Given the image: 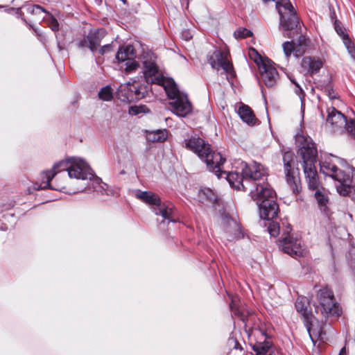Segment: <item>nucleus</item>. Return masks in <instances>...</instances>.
I'll return each instance as SVG.
<instances>
[{
	"label": "nucleus",
	"instance_id": "nucleus-1",
	"mask_svg": "<svg viewBox=\"0 0 355 355\" xmlns=\"http://www.w3.org/2000/svg\"><path fill=\"white\" fill-rule=\"evenodd\" d=\"M157 57L151 51H143L141 60L144 66V76L147 83L157 84L164 87L173 113L184 117L192 111V105L187 96L180 92L172 78H166L159 73L156 64Z\"/></svg>",
	"mask_w": 355,
	"mask_h": 355
},
{
	"label": "nucleus",
	"instance_id": "nucleus-2",
	"mask_svg": "<svg viewBox=\"0 0 355 355\" xmlns=\"http://www.w3.org/2000/svg\"><path fill=\"white\" fill-rule=\"evenodd\" d=\"M296 142L300 148L297 154L300 156L303 162V169L309 189L315 190V198L320 209L326 211L329 203V196L327 191L320 187L318 176L315 166L317 157V149L315 144L310 137H305L303 135H297Z\"/></svg>",
	"mask_w": 355,
	"mask_h": 355
},
{
	"label": "nucleus",
	"instance_id": "nucleus-3",
	"mask_svg": "<svg viewBox=\"0 0 355 355\" xmlns=\"http://www.w3.org/2000/svg\"><path fill=\"white\" fill-rule=\"evenodd\" d=\"M62 171H67L71 178L91 180L93 177L89 166L83 159L78 157H71L55 164L51 170L45 173L46 180L42 181L40 184L35 183L33 189L40 190L49 188L57 191L62 190L64 188V187H54L50 183L57 173Z\"/></svg>",
	"mask_w": 355,
	"mask_h": 355
},
{
	"label": "nucleus",
	"instance_id": "nucleus-4",
	"mask_svg": "<svg viewBox=\"0 0 355 355\" xmlns=\"http://www.w3.org/2000/svg\"><path fill=\"white\" fill-rule=\"evenodd\" d=\"M239 166L235 171L227 173L225 171L218 172L217 175L218 178L221 177L222 174H226V179L228 181L231 187L237 190H245V185L243 180L247 181L250 180L252 181L254 189L256 188V183H261L268 175V168L259 163L254 162L251 164H247L244 162H239ZM223 164L220 166V167Z\"/></svg>",
	"mask_w": 355,
	"mask_h": 355
},
{
	"label": "nucleus",
	"instance_id": "nucleus-5",
	"mask_svg": "<svg viewBox=\"0 0 355 355\" xmlns=\"http://www.w3.org/2000/svg\"><path fill=\"white\" fill-rule=\"evenodd\" d=\"M266 180L256 183V188L251 190L250 196L259 206L260 218L270 220L277 216L279 206L274 199V190Z\"/></svg>",
	"mask_w": 355,
	"mask_h": 355
},
{
	"label": "nucleus",
	"instance_id": "nucleus-6",
	"mask_svg": "<svg viewBox=\"0 0 355 355\" xmlns=\"http://www.w3.org/2000/svg\"><path fill=\"white\" fill-rule=\"evenodd\" d=\"M184 144L187 149L193 151L206 163L210 171L219 175L218 173L220 171V166L225 162V158L220 153L214 151L210 145L200 137L185 139Z\"/></svg>",
	"mask_w": 355,
	"mask_h": 355
},
{
	"label": "nucleus",
	"instance_id": "nucleus-7",
	"mask_svg": "<svg viewBox=\"0 0 355 355\" xmlns=\"http://www.w3.org/2000/svg\"><path fill=\"white\" fill-rule=\"evenodd\" d=\"M184 144L187 149L193 151L206 163L210 171L219 175L218 173L220 171V166L225 162V158L220 153L214 151L210 145L200 137L185 139Z\"/></svg>",
	"mask_w": 355,
	"mask_h": 355
},
{
	"label": "nucleus",
	"instance_id": "nucleus-8",
	"mask_svg": "<svg viewBox=\"0 0 355 355\" xmlns=\"http://www.w3.org/2000/svg\"><path fill=\"white\" fill-rule=\"evenodd\" d=\"M137 198L142 202L153 206V210L156 215H160L165 220L169 222L175 223L177 219L175 218L173 212V207L170 205L162 203L161 199L158 195L150 191H137L135 193Z\"/></svg>",
	"mask_w": 355,
	"mask_h": 355
},
{
	"label": "nucleus",
	"instance_id": "nucleus-9",
	"mask_svg": "<svg viewBox=\"0 0 355 355\" xmlns=\"http://www.w3.org/2000/svg\"><path fill=\"white\" fill-rule=\"evenodd\" d=\"M317 300L319 304L317 309L324 318L339 317L342 313V309L336 302L334 293L328 288H323L318 291Z\"/></svg>",
	"mask_w": 355,
	"mask_h": 355
},
{
	"label": "nucleus",
	"instance_id": "nucleus-10",
	"mask_svg": "<svg viewBox=\"0 0 355 355\" xmlns=\"http://www.w3.org/2000/svg\"><path fill=\"white\" fill-rule=\"evenodd\" d=\"M327 124L329 125L334 132H345L355 139V120L349 119L335 107L327 109Z\"/></svg>",
	"mask_w": 355,
	"mask_h": 355
},
{
	"label": "nucleus",
	"instance_id": "nucleus-11",
	"mask_svg": "<svg viewBox=\"0 0 355 355\" xmlns=\"http://www.w3.org/2000/svg\"><path fill=\"white\" fill-rule=\"evenodd\" d=\"M307 300L304 297H297L295 304V309L304 319V324L306 327L309 336L313 342L315 338H320L322 334L321 327L319 329L313 328V322L315 317L311 312L307 311Z\"/></svg>",
	"mask_w": 355,
	"mask_h": 355
},
{
	"label": "nucleus",
	"instance_id": "nucleus-12",
	"mask_svg": "<svg viewBox=\"0 0 355 355\" xmlns=\"http://www.w3.org/2000/svg\"><path fill=\"white\" fill-rule=\"evenodd\" d=\"M229 51L225 49H215L207 55V61L212 69L218 71L223 69L224 73L233 75L234 69L232 62L229 60Z\"/></svg>",
	"mask_w": 355,
	"mask_h": 355
},
{
	"label": "nucleus",
	"instance_id": "nucleus-13",
	"mask_svg": "<svg viewBox=\"0 0 355 355\" xmlns=\"http://www.w3.org/2000/svg\"><path fill=\"white\" fill-rule=\"evenodd\" d=\"M284 173L288 184L295 194L300 191V179L297 171L294 168V155L287 151L283 155Z\"/></svg>",
	"mask_w": 355,
	"mask_h": 355
},
{
	"label": "nucleus",
	"instance_id": "nucleus-14",
	"mask_svg": "<svg viewBox=\"0 0 355 355\" xmlns=\"http://www.w3.org/2000/svg\"><path fill=\"white\" fill-rule=\"evenodd\" d=\"M291 230L290 225L286 227L284 234L286 235L280 241V246L284 252L291 255V257H298L303 254V248L302 245V241L297 238H293L289 234Z\"/></svg>",
	"mask_w": 355,
	"mask_h": 355
},
{
	"label": "nucleus",
	"instance_id": "nucleus-15",
	"mask_svg": "<svg viewBox=\"0 0 355 355\" xmlns=\"http://www.w3.org/2000/svg\"><path fill=\"white\" fill-rule=\"evenodd\" d=\"M135 56L134 47L132 45L121 46L116 55V59L119 63H124L125 71L127 73L137 70L139 64L134 60Z\"/></svg>",
	"mask_w": 355,
	"mask_h": 355
},
{
	"label": "nucleus",
	"instance_id": "nucleus-16",
	"mask_svg": "<svg viewBox=\"0 0 355 355\" xmlns=\"http://www.w3.org/2000/svg\"><path fill=\"white\" fill-rule=\"evenodd\" d=\"M334 180L340 183V185L337 186L338 191L340 195L346 196L351 192L355 185V169L348 167L347 171L340 170L336 175Z\"/></svg>",
	"mask_w": 355,
	"mask_h": 355
},
{
	"label": "nucleus",
	"instance_id": "nucleus-17",
	"mask_svg": "<svg viewBox=\"0 0 355 355\" xmlns=\"http://www.w3.org/2000/svg\"><path fill=\"white\" fill-rule=\"evenodd\" d=\"M258 66L261 78L265 85L268 87H273L276 83L278 73L270 61H262V63L258 64Z\"/></svg>",
	"mask_w": 355,
	"mask_h": 355
},
{
	"label": "nucleus",
	"instance_id": "nucleus-18",
	"mask_svg": "<svg viewBox=\"0 0 355 355\" xmlns=\"http://www.w3.org/2000/svg\"><path fill=\"white\" fill-rule=\"evenodd\" d=\"M223 225L229 240L232 241L243 237L241 227L235 219L229 216H224L223 218Z\"/></svg>",
	"mask_w": 355,
	"mask_h": 355
},
{
	"label": "nucleus",
	"instance_id": "nucleus-19",
	"mask_svg": "<svg viewBox=\"0 0 355 355\" xmlns=\"http://www.w3.org/2000/svg\"><path fill=\"white\" fill-rule=\"evenodd\" d=\"M299 44L297 45L293 42H285L282 44L284 52L287 58H288L291 53H295L296 56L302 55L306 50V38L303 35L299 37Z\"/></svg>",
	"mask_w": 355,
	"mask_h": 355
},
{
	"label": "nucleus",
	"instance_id": "nucleus-20",
	"mask_svg": "<svg viewBox=\"0 0 355 355\" xmlns=\"http://www.w3.org/2000/svg\"><path fill=\"white\" fill-rule=\"evenodd\" d=\"M334 158L332 156L326 157L320 162V171L333 179L336 178V175L340 171L334 163Z\"/></svg>",
	"mask_w": 355,
	"mask_h": 355
},
{
	"label": "nucleus",
	"instance_id": "nucleus-21",
	"mask_svg": "<svg viewBox=\"0 0 355 355\" xmlns=\"http://www.w3.org/2000/svg\"><path fill=\"white\" fill-rule=\"evenodd\" d=\"M255 334H261L263 337V341L256 342L252 345V349L256 355H275L271 352V343L266 340L263 333L261 330H256Z\"/></svg>",
	"mask_w": 355,
	"mask_h": 355
},
{
	"label": "nucleus",
	"instance_id": "nucleus-22",
	"mask_svg": "<svg viewBox=\"0 0 355 355\" xmlns=\"http://www.w3.org/2000/svg\"><path fill=\"white\" fill-rule=\"evenodd\" d=\"M323 63L319 59L305 57L302 59V67L311 75L315 73L322 67Z\"/></svg>",
	"mask_w": 355,
	"mask_h": 355
},
{
	"label": "nucleus",
	"instance_id": "nucleus-23",
	"mask_svg": "<svg viewBox=\"0 0 355 355\" xmlns=\"http://www.w3.org/2000/svg\"><path fill=\"white\" fill-rule=\"evenodd\" d=\"M106 31L104 29H98L93 32H89L87 35L89 44L88 48L92 51H95L100 46L101 40L105 36Z\"/></svg>",
	"mask_w": 355,
	"mask_h": 355
},
{
	"label": "nucleus",
	"instance_id": "nucleus-24",
	"mask_svg": "<svg viewBox=\"0 0 355 355\" xmlns=\"http://www.w3.org/2000/svg\"><path fill=\"white\" fill-rule=\"evenodd\" d=\"M238 114L243 121L250 125H255L257 121L253 111L248 105H241L238 110Z\"/></svg>",
	"mask_w": 355,
	"mask_h": 355
},
{
	"label": "nucleus",
	"instance_id": "nucleus-25",
	"mask_svg": "<svg viewBox=\"0 0 355 355\" xmlns=\"http://www.w3.org/2000/svg\"><path fill=\"white\" fill-rule=\"evenodd\" d=\"M128 89L131 93L133 94L135 100H141L144 98L147 94V87L144 85L135 83L132 85L128 84Z\"/></svg>",
	"mask_w": 355,
	"mask_h": 355
},
{
	"label": "nucleus",
	"instance_id": "nucleus-26",
	"mask_svg": "<svg viewBox=\"0 0 355 355\" xmlns=\"http://www.w3.org/2000/svg\"><path fill=\"white\" fill-rule=\"evenodd\" d=\"M198 199L202 203L213 202L216 200V196L210 189L205 188L199 191Z\"/></svg>",
	"mask_w": 355,
	"mask_h": 355
},
{
	"label": "nucleus",
	"instance_id": "nucleus-27",
	"mask_svg": "<svg viewBox=\"0 0 355 355\" xmlns=\"http://www.w3.org/2000/svg\"><path fill=\"white\" fill-rule=\"evenodd\" d=\"M167 138L166 130H157L147 135V139L152 142H163Z\"/></svg>",
	"mask_w": 355,
	"mask_h": 355
},
{
	"label": "nucleus",
	"instance_id": "nucleus-28",
	"mask_svg": "<svg viewBox=\"0 0 355 355\" xmlns=\"http://www.w3.org/2000/svg\"><path fill=\"white\" fill-rule=\"evenodd\" d=\"M319 87L322 90L330 99H336L338 98L337 94L334 92L333 85L330 80L326 85L321 84Z\"/></svg>",
	"mask_w": 355,
	"mask_h": 355
},
{
	"label": "nucleus",
	"instance_id": "nucleus-29",
	"mask_svg": "<svg viewBox=\"0 0 355 355\" xmlns=\"http://www.w3.org/2000/svg\"><path fill=\"white\" fill-rule=\"evenodd\" d=\"M99 98L103 101H110L112 98V91L110 86L103 87L98 92Z\"/></svg>",
	"mask_w": 355,
	"mask_h": 355
},
{
	"label": "nucleus",
	"instance_id": "nucleus-30",
	"mask_svg": "<svg viewBox=\"0 0 355 355\" xmlns=\"http://www.w3.org/2000/svg\"><path fill=\"white\" fill-rule=\"evenodd\" d=\"M46 13L49 15V18L46 19L48 26L53 31H58L59 30V23L58 20L48 11Z\"/></svg>",
	"mask_w": 355,
	"mask_h": 355
},
{
	"label": "nucleus",
	"instance_id": "nucleus-31",
	"mask_svg": "<svg viewBox=\"0 0 355 355\" xmlns=\"http://www.w3.org/2000/svg\"><path fill=\"white\" fill-rule=\"evenodd\" d=\"M252 32L246 28H239L234 33V35L236 39L245 38L252 35Z\"/></svg>",
	"mask_w": 355,
	"mask_h": 355
},
{
	"label": "nucleus",
	"instance_id": "nucleus-32",
	"mask_svg": "<svg viewBox=\"0 0 355 355\" xmlns=\"http://www.w3.org/2000/svg\"><path fill=\"white\" fill-rule=\"evenodd\" d=\"M268 232L271 236L276 237L279 234V226L275 222H270L268 226Z\"/></svg>",
	"mask_w": 355,
	"mask_h": 355
},
{
	"label": "nucleus",
	"instance_id": "nucleus-33",
	"mask_svg": "<svg viewBox=\"0 0 355 355\" xmlns=\"http://www.w3.org/2000/svg\"><path fill=\"white\" fill-rule=\"evenodd\" d=\"M28 11L33 15H37L40 12H47V11L39 5H32L27 8Z\"/></svg>",
	"mask_w": 355,
	"mask_h": 355
},
{
	"label": "nucleus",
	"instance_id": "nucleus-34",
	"mask_svg": "<svg viewBox=\"0 0 355 355\" xmlns=\"http://www.w3.org/2000/svg\"><path fill=\"white\" fill-rule=\"evenodd\" d=\"M334 28L339 36L343 37L347 34L345 33V30L343 28L341 24L337 20L334 23Z\"/></svg>",
	"mask_w": 355,
	"mask_h": 355
},
{
	"label": "nucleus",
	"instance_id": "nucleus-35",
	"mask_svg": "<svg viewBox=\"0 0 355 355\" xmlns=\"http://www.w3.org/2000/svg\"><path fill=\"white\" fill-rule=\"evenodd\" d=\"M291 81L296 86L295 92L301 98V96H304V92L299 84L295 81V80L290 78Z\"/></svg>",
	"mask_w": 355,
	"mask_h": 355
},
{
	"label": "nucleus",
	"instance_id": "nucleus-36",
	"mask_svg": "<svg viewBox=\"0 0 355 355\" xmlns=\"http://www.w3.org/2000/svg\"><path fill=\"white\" fill-rule=\"evenodd\" d=\"M88 44H89V40H88V37L87 36L85 38H84L83 40H80L78 42V46L79 48H85V47L88 48Z\"/></svg>",
	"mask_w": 355,
	"mask_h": 355
},
{
	"label": "nucleus",
	"instance_id": "nucleus-37",
	"mask_svg": "<svg viewBox=\"0 0 355 355\" xmlns=\"http://www.w3.org/2000/svg\"><path fill=\"white\" fill-rule=\"evenodd\" d=\"M142 107L137 106H132L130 110V112L132 114H137L141 112Z\"/></svg>",
	"mask_w": 355,
	"mask_h": 355
},
{
	"label": "nucleus",
	"instance_id": "nucleus-38",
	"mask_svg": "<svg viewBox=\"0 0 355 355\" xmlns=\"http://www.w3.org/2000/svg\"><path fill=\"white\" fill-rule=\"evenodd\" d=\"M342 39H343V43L345 44V46H346V48L353 44L352 40L349 37L348 35L344 36L343 37H342Z\"/></svg>",
	"mask_w": 355,
	"mask_h": 355
},
{
	"label": "nucleus",
	"instance_id": "nucleus-39",
	"mask_svg": "<svg viewBox=\"0 0 355 355\" xmlns=\"http://www.w3.org/2000/svg\"><path fill=\"white\" fill-rule=\"evenodd\" d=\"M347 49L348 51V53L351 55V56L352 58H355V47L354 46V44L347 46Z\"/></svg>",
	"mask_w": 355,
	"mask_h": 355
},
{
	"label": "nucleus",
	"instance_id": "nucleus-40",
	"mask_svg": "<svg viewBox=\"0 0 355 355\" xmlns=\"http://www.w3.org/2000/svg\"><path fill=\"white\" fill-rule=\"evenodd\" d=\"M228 343H229V345H234V349H237L238 348V346H239V343H238V341L235 339H234L233 338H231L228 340Z\"/></svg>",
	"mask_w": 355,
	"mask_h": 355
},
{
	"label": "nucleus",
	"instance_id": "nucleus-41",
	"mask_svg": "<svg viewBox=\"0 0 355 355\" xmlns=\"http://www.w3.org/2000/svg\"><path fill=\"white\" fill-rule=\"evenodd\" d=\"M111 46L110 44L104 45L102 48H101L99 52L101 54L103 55L105 52L110 51Z\"/></svg>",
	"mask_w": 355,
	"mask_h": 355
},
{
	"label": "nucleus",
	"instance_id": "nucleus-42",
	"mask_svg": "<svg viewBox=\"0 0 355 355\" xmlns=\"http://www.w3.org/2000/svg\"><path fill=\"white\" fill-rule=\"evenodd\" d=\"M339 355H347L346 350L345 347H343L339 353Z\"/></svg>",
	"mask_w": 355,
	"mask_h": 355
},
{
	"label": "nucleus",
	"instance_id": "nucleus-43",
	"mask_svg": "<svg viewBox=\"0 0 355 355\" xmlns=\"http://www.w3.org/2000/svg\"><path fill=\"white\" fill-rule=\"evenodd\" d=\"M184 33H185V36L184 37H185V40H189L191 37V36L188 35H189L188 32H185Z\"/></svg>",
	"mask_w": 355,
	"mask_h": 355
},
{
	"label": "nucleus",
	"instance_id": "nucleus-44",
	"mask_svg": "<svg viewBox=\"0 0 355 355\" xmlns=\"http://www.w3.org/2000/svg\"><path fill=\"white\" fill-rule=\"evenodd\" d=\"M233 306H234V302H232V304H230V308H231L232 311H233Z\"/></svg>",
	"mask_w": 355,
	"mask_h": 355
},
{
	"label": "nucleus",
	"instance_id": "nucleus-45",
	"mask_svg": "<svg viewBox=\"0 0 355 355\" xmlns=\"http://www.w3.org/2000/svg\"><path fill=\"white\" fill-rule=\"evenodd\" d=\"M252 52L257 53V51L254 49H252Z\"/></svg>",
	"mask_w": 355,
	"mask_h": 355
},
{
	"label": "nucleus",
	"instance_id": "nucleus-46",
	"mask_svg": "<svg viewBox=\"0 0 355 355\" xmlns=\"http://www.w3.org/2000/svg\"><path fill=\"white\" fill-rule=\"evenodd\" d=\"M259 60H261V62L265 60H262L261 58H259Z\"/></svg>",
	"mask_w": 355,
	"mask_h": 355
},
{
	"label": "nucleus",
	"instance_id": "nucleus-47",
	"mask_svg": "<svg viewBox=\"0 0 355 355\" xmlns=\"http://www.w3.org/2000/svg\"><path fill=\"white\" fill-rule=\"evenodd\" d=\"M259 60H261V62L265 60H262L261 58H259Z\"/></svg>",
	"mask_w": 355,
	"mask_h": 355
},
{
	"label": "nucleus",
	"instance_id": "nucleus-48",
	"mask_svg": "<svg viewBox=\"0 0 355 355\" xmlns=\"http://www.w3.org/2000/svg\"><path fill=\"white\" fill-rule=\"evenodd\" d=\"M0 8H2V6H0Z\"/></svg>",
	"mask_w": 355,
	"mask_h": 355
}]
</instances>
